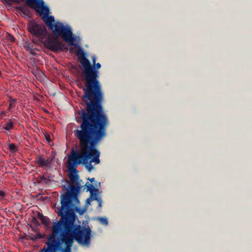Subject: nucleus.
Listing matches in <instances>:
<instances>
[{
    "label": "nucleus",
    "instance_id": "26",
    "mask_svg": "<svg viewBox=\"0 0 252 252\" xmlns=\"http://www.w3.org/2000/svg\"><path fill=\"white\" fill-rule=\"evenodd\" d=\"M66 182H67V183L68 184H69V182H68V181H67V180Z\"/></svg>",
    "mask_w": 252,
    "mask_h": 252
},
{
    "label": "nucleus",
    "instance_id": "2",
    "mask_svg": "<svg viewBox=\"0 0 252 252\" xmlns=\"http://www.w3.org/2000/svg\"><path fill=\"white\" fill-rule=\"evenodd\" d=\"M56 212L61 217L54 222L51 234L45 243L48 252H71L74 241L89 247L91 244V229L75 224L76 216L72 207H56Z\"/></svg>",
    "mask_w": 252,
    "mask_h": 252
},
{
    "label": "nucleus",
    "instance_id": "19",
    "mask_svg": "<svg viewBox=\"0 0 252 252\" xmlns=\"http://www.w3.org/2000/svg\"><path fill=\"white\" fill-rule=\"evenodd\" d=\"M7 39L12 42H14L15 40V38L13 35L10 34L8 35Z\"/></svg>",
    "mask_w": 252,
    "mask_h": 252
},
{
    "label": "nucleus",
    "instance_id": "9",
    "mask_svg": "<svg viewBox=\"0 0 252 252\" xmlns=\"http://www.w3.org/2000/svg\"><path fill=\"white\" fill-rule=\"evenodd\" d=\"M16 9L21 11L25 15H29L30 10L25 6H19L16 7Z\"/></svg>",
    "mask_w": 252,
    "mask_h": 252
},
{
    "label": "nucleus",
    "instance_id": "13",
    "mask_svg": "<svg viewBox=\"0 0 252 252\" xmlns=\"http://www.w3.org/2000/svg\"><path fill=\"white\" fill-rule=\"evenodd\" d=\"M42 223L43 224L47 225L49 223V219L46 217H43V218H42L41 220Z\"/></svg>",
    "mask_w": 252,
    "mask_h": 252
},
{
    "label": "nucleus",
    "instance_id": "28",
    "mask_svg": "<svg viewBox=\"0 0 252 252\" xmlns=\"http://www.w3.org/2000/svg\"><path fill=\"white\" fill-rule=\"evenodd\" d=\"M5 1V0H4Z\"/></svg>",
    "mask_w": 252,
    "mask_h": 252
},
{
    "label": "nucleus",
    "instance_id": "8",
    "mask_svg": "<svg viewBox=\"0 0 252 252\" xmlns=\"http://www.w3.org/2000/svg\"><path fill=\"white\" fill-rule=\"evenodd\" d=\"M79 203V199L78 198V200H73L72 201V204H73V207L72 210L73 211V212H74V210H75L80 215H82L84 214L85 212V209H81L79 207H77V206H75V204H78ZM75 214V213H74Z\"/></svg>",
    "mask_w": 252,
    "mask_h": 252
},
{
    "label": "nucleus",
    "instance_id": "4",
    "mask_svg": "<svg viewBox=\"0 0 252 252\" xmlns=\"http://www.w3.org/2000/svg\"><path fill=\"white\" fill-rule=\"evenodd\" d=\"M26 4L29 7L34 9L40 16L43 15L41 19L48 26L55 36H49L44 42V46L53 52H57L67 49L64 44L59 40V37L61 36L63 39L71 45H75L73 42L75 37L73 36L71 29L69 27H65L62 23L56 22L55 24V18L50 16V9L44 5L43 0H27Z\"/></svg>",
    "mask_w": 252,
    "mask_h": 252
},
{
    "label": "nucleus",
    "instance_id": "5",
    "mask_svg": "<svg viewBox=\"0 0 252 252\" xmlns=\"http://www.w3.org/2000/svg\"><path fill=\"white\" fill-rule=\"evenodd\" d=\"M28 31L33 35L42 39L47 33L45 26L37 24L35 21H31L28 25Z\"/></svg>",
    "mask_w": 252,
    "mask_h": 252
},
{
    "label": "nucleus",
    "instance_id": "14",
    "mask_svg": "<svg viewBox=\"0 0 252 252\" xmlns=\"http://www.w3.org/2000/svg\"><path fill=\"white\" fill-rule=\"evenodd\" d=\"M92 162H91V159H90L88 162V164L86 165V168L89 172L94 168L93 166L91 164ZM86 164H87V163Z\"/></svg>",
    "mask_w": 252,
    "mask_h": 252
},
{
    "label": "nucleus",
    "instance_id": "18",
    "mask_svg": "<svg viewBox=\"0 0 252 252\" xmlns=\"http://www.w3.org/2000/svg\"><path fill=\"white\" fill-rule=\"evenodd\" d=\"M44 138L48 142L50 141V136L48 133L44 134Z\"/></svg>",
    "mask_w": 252,
    "mask_h": 252
},
{
    "label": "nucleus",
    "instance_id": "20",
    "mask_svg": "<svg viewBox=\"0 0 252 252\" xmlns=\"http://www.w3.org/2000/svg\"><path fill=\"white\" fill-rule=\"evenodd\" d=\"M92 62H93L92 65L95 64V63H96V57L94 56H93L92 57Z\"/></svg>",
    "mask_w": 252,
    "mask_h": 252
},
{
    "label": "nucleus",
    "instance_id": "21",
    "mask_svg": "<svg viewBox=\"0 0 252 252\" xmlns=\"http://www.w3.org/2000/svg\"><path fill=\"white\" fill-rule=\"evenodd\" d=\"M32 223H33L35 225L39 224L38 221H37V220L35 218H33L32 219Z\"/></svg>",
    "mask_w": 252,
    "mask_h": 252
},
{
    "label": "nucleus",
    "instance_id": "17",
    "mask_svg": "<svg viewBox=\"0 0 252 252\" xmlns=\"http://www.w3.org/2000/svg\"><path fill=\"white\" fill-rule=\"evenodd\" d=\"M21 0H5V2L11 3L12 2H15L17 3H19Z\"/></svg>",
    "mask_w": 252,
    "mask_h": 252
},
{
    "label": "nucleus",
    "instance_id": "6",
    "mask_svg": "<svg viewBox=\"0 0 252 252\" xmlns=\"http://www.w3.org/2000/svg\"><path fill=\"white\" fill-rule=\"evenodd\" d=\"M85 186L86 187L87 191H89L90 193V197L86 200V203L90 204L93 200H96L98 203V207L100 208L102 206V200L100 197L97 196L98 189L88 183H87Z\"/></svg>",
    "mask_w": 252,
    "mask_h": 252
},
{
    "label": "nucleus",
    "instance_id": "15",
    "mask_svg": "<svg viewBox=\"0 0 252 252\" xmlns=\"http://www.w3.org/2000/svg\"><path fill=\"white\" fill-rule=\"evenodd\" d=\"M29 237L30 238V239L32 240H33V241H35L38 239L40 238L39 234L35 235L33 234H32L31 235H29Z\"/></svg>",
    "mask_w": 252,
    "mask_h": 252
},
{
    "label": "nucleus",
    "instance_id": "1",
    "mask_svg": "<svg viewBox=\"0 0 252 252\" xmlns=\"http://www.w3.org/2000/svg\"><path fill=\"white\" fill-rule=\"evenodd\" d=\"M81 123L74 130V134L79 142L80 151L76 153L72 150L68 157L67 168L70 184L66 187L67 191L61 196L60 207H73L72 201L78 200V194L82 188L77 174L76 165L91 162L100 163V152L97 147L106 136V127L108 125V118H104L84 111H79Z\"/></svg>",
    "mask_w": 252,
    "mask_h": 252
},
{
    "label": "nucleus",
    "instance_id": "12",
    "mask_svg": "<svg viewBox=\"0 0 252 252\" xmlns=\"http://www.w3.org/2000/svg\"><path fill=\"white\" fill-rule=\"evenodd\" d=\"M98 220L101 224L104 225H107L108 224V220L106 218H100Z\"/></svg>",
    "mask_w": 252,
    "mask_h": 252
},
{
    "label": "nucleus",
    "instance_id": "10",
    "mask_svg": "<svg viewBox=\"0 0 252 252\" xmlns=\"http://www.w3.org/2000/svg\"><path fill=\"white\" fill-rule=\"evenodd\" d=\"M3 128L7 131H9L13 128V122L11 120H9L5 124Z\"/></svg>",
    "mask_w": 252,
    "mask_h": 252
},
{
    "label": "nucleus",
    "instance_id": "22",
    "mask_svg": "<svg viewBox=\"0 0 252 252\" xmlns=\"http://www.w3.org/2000/svg\"><path fill=\"white\" fill-rule=\"evenodd\" d=\"M5 192L2 190H0V196L3 197L5 196Z\"/></svg>",
    "mask_w": 252,
    "mask_h": 252
},
{
    "label": "nucleus",
    "instance_id": "7",
    "mask_svg": "<svg viewBox=\"0 0 252 252\" xmlns=\"http://www.w3.org/2000/svg\"><path fill=\"white\" fill-rule=\"evenodd\" d=\"M53 158H48L46 159L40 156H37L35 159V163L39 167H51Z\"/></svg>",
    "mask_w": 252,
    "mask_h": 252
},
{
    "label": "nucleus",
    "instance_id": "11",
    "mask_svg": "<svg viewBox=\"0 0 252 252\" xmlns=\"http://www.w3.org/2000/svg\"><path fill=\"white\" fill-rule=\"evenodd\" d=\"M9 149L12 153H15L18 150V149L14 143H11L9 145Z\"/></svg>",
    "mask_w": 252,
    "mask_h": 252
},
{
    "label": "nucleus",
    "instance_id": "24",
    "mask_svg": "<svg viewBox=\"0 0 252 252\" xmlns=\"http://www.w3.org/2000/svg\"><path fill=\"white\" fill-rule=\"evenodd\" d=\"M88 180H89L91 183H93L94 181V178H91V179H88Z\"/></svg>",
    "mask_w": 252,
    "mask_h": 252
},
{
    "label": "nucleus",
    "instance_id": "27",
    "mask_svg": "<svg viewBox=\"0 0 252 252\" xmlns=\"http://www.w3.org/2000/svg\"><path fill=\"white\" fill-rule=\"evenodd\" d=\"M27 2V0H26V3Z\"/></svg>",
    "mask_w": 252,
    "mask_h": 252
},
{
    "label": "nucleus",
    "instance_id": "3",
    "mask_svg": "<svg viewBox=\"0 0 252 252\" xmlns=\"http://www.w3.org/2000/svg\"><path fill=\"white\" fill-rule=\"evenodd\" d=\"M79 62L83 67V75L85 87L83 89L84 94L82 98L86 105V109H81L80 111L107 118L103 110V93L98 80V69L101 68V64L97 63L92 65L84 55L80 57Z\"/></svg>",
    "mask_w": 252,
    "mask_h": 252
},
{
    "label": "nucleus",
    "instance_id": "25",
    "mask_svg": "<svg viewBox=\"0 0 252 252\" xmlns=\"http://www.w3.org/2000/svg\"><path fill=\"white\" fill-rule=\"evenodd\" d=\"M41 252H48L47 250H46V248H44L42 250H41Z\"/></svg>",
    "mask_w": 252,
    "mask_h": 252
},
{
    "label": "nucleus",
    "instance_id": "23",
    "mask_svg": "<svg viewBox=\"0 0 252 252\" xmlns=\"http://www.w3.org/2000/svg\"><path fill=\"white\" fill-rule=\"evenodd\" d=\"M37 216L40 220H41L42 218H43V217H44L42 214H41L40 213H38Z\"/></svg>",
    "mask_w": 252,
    "mask_h": 252
},
{
    "label": "nucleus",
    "instance_id": "16",
    "mask_svg": "<svg viewBox=\"0 0 252 252\" xmlns=\"http://www.w3.org/2000/svg\"><path fill=\"white\" fill-rule=\"evenodd\" d=\"M16 102V99L11 98L10 99L9 108L13 107Z\"/></svg>",
    "mask_w": 252,
    "mask_h": 252
}]
</instances>
